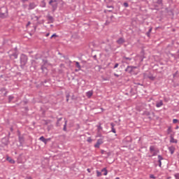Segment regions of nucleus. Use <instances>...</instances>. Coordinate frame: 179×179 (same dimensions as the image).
<instances>
[{"label":"nucleus","mask_w":179,"mask_h":179,"mask_svg":"<svg viewBox=\"0 0 179 179\" xmlns=\"http://www.w3.org/2000/svg\"><path fill=\"white\" fill-rule=\"evenodd\" d=\"M136 66H128L127 69H125L126 72H128L129 73H132L134 72V69H136Z\"/></svg>","instance_id":"1"},{"label":"nucleus","mask_w":179,"mask_h":179,"mask_svg":"<svg viewBox=\"0 0 179 179\" xmlns=\"http://www.w3.org/2000/svg\"><path fill=\"white\" fill-rule=\"evenodd\" d=\"M100 145H103V139L101 138L97 140L96 143L94 145V148H100Z\"/></svg>","instance_id":"2"},{"label":"nucleus","mask_w":179,"mask_h":179,"mask_svg":"<svg viewBox=\"0 0 179 179\" xmlns=\"http://www.w3.org/2000/svg\"><path fill=\"white\" fill-rule=\"evenodd\" d=\"M26 62H27V57L25 55L22 56L21 63L22 65H26Z\"/></svg>","instance_id":"3"},{"label":"nucleus","mask_w":179,"mask_h":179,"mask_svg":"<svg viewBox=\"0 0 179 179\" xmlns=\"http://www.w3.org/2000/svg\"><path fill=\"white\" fill-rule=\"evenodd\" d=\"M39 141H41V142H43V143L46 145L48 141H50V138L46 139L45 138H44V136H41L40 137Z\"/></svg>","instance_id":"4"},{"label":"nucleus","mask_w":179,"mask_h":179,"mask_svg":"<svg viewBox=\"0 0 179 179\" xmlns=\"http://www.w3.org/2000/svg\"><path fill=\"white\" fill-rule=\"evenodd\" d=\"M170 138H171L170 142H171V143H177L178 141H177V140H176V139L174 138V135L171 134Z\"/></svg>","instance_id":"5"},{"label":"nucleus","mask_w":179,"mask_h":179,"mask_svg":"<svg viewBox=\"0 0 179 179\" xmlns=\"http://www.w3.org/2000/svg\"><path fill=\"white\" fill-rule=\"evenodd\" d=\"M150 152L152 153V156H156V152H155V147L151 146L150 148Z\"/></svg>","instance_id":"6"},{"label":"nucleus","mask_w":179,"mask_h":179,"mask_svg":"<svg viewBox=\"0 0 179 179\" xmlns=\"http://www.w3.org/2000/svg\"><path fill=\"white\" fill-rule=\"evenodd\" d=\"M6 160L9 162V163H10L11 164H15V160L12 159L11 157H7Z\"/></svg>","instance_id":"7"},{"label":"nucleus","mask_w":179,"mask_h":179,"mask_svg":"<svg viewBox=\"0 0 179 179\" xmlns=\"http://www.w3.org/2000/svg\"><path fill=\"white\" fill-rule=\"evenodd\" d=\"M117 44H124L125 43V40L124 38H120L117 41Z\"/></svg>","instance_id":"8"},{"label":"nucleus","mask_w":179,"mask_h":179,"mask_svg":"<svg viewBox=\"0 0 179 179\" xmlns=\"http://www.w3.org/2000/svg\"><path fill=\"white\" fill-rule=\"evenodd\" d=\"M87 97H88V99H90V97H92V96H93V91H89L86 93Z\"/></svg>","instance_id":"9"},{"label":"nucleus","mask_w":179,"mask_h":179,"mask_svg":"<svg viewBox=\"0 0 179 179\" xmlns=\"http://www.w3.org/2000/svg\"><path fill=\"white\" fill-rule=\"evenodd\" d=\"M169 152H171V155L174 153V151L176 150V148L173 146L169 148Z\"/></svg>","instance_id":"10"},{"label":"nucleus","mask_w":179,"mask_h":179,"mask_svg":"<svg viewBox=\"0 0 179 179\" xmlns=\"http://www.w3.org/2000/svg\"><path fill=\"white\" fill-rule=\"evenodd\" d=\"M162 106H163V101H160L159 102H157L156 104V107H157V108L162 107Z\"/></svg>","instance_id":"11"},{"label":"nucleus","mask_w":179,"mask_h":179,"mask_svg":"<svg viewBox=\"0 0 179 179\" xmlns=\"http://www.w3.org/2000/svg\"><path fill=\"white\" fill-rule=\"evenodd\" d=\"M158 159H159V166L160 167H162V160H163V157L160 155L158 156Z\"/></svg>","instance_id":"12"},{"label":"nucleus","mask_w":179,"mask_h":179,"mask_svg":"<svg viewBox=\"0 0 179 179\" xmlns=\"http://www.w3.org/2000/svg\"><path fill=\"white\" fill-rule=\"evenodd\" d=\"M101 173H103V174L104 176H107V174H108V171H107V169L104 168L101 170Z\"/></svg>","instance_id":"13"},{"label":"nucleus","mask_w":179,"mask_h":179,"mask_svg":"<svg viewBox=\"0 0 179 179\" xmlns=\"http://www.w3.org/2000/svg\"><path fill=\"white\" fill-rule=\"evenodd\" d=\"M76 66L77 68H78L79 71H80V64H79L78 62H76Z\"/></svg>","instance_id":"14"},{"label":"nucleus","mask_w":179,"mask_h":179,"mask_svg":"<svg viewBox=\"0 0 179 179\" xmlns=\"http://www.w3.org/2000/svg\"><path fill=\"white\" fill-rule=\"evenodd\" d=\"M41 6L42 8H45V1H41Z\"/></svg>","instance_id":"15"},{"label":"nucleus","mask_w":179,"mask_h":179,"mask_svg":"<svg viewBox=\"0 0 179 179\" xmlns=\"http://www.w3.org/2000/svg\"><path fill=\"white\" fill-rule=\"evenodd\" d=\"M29 8L30 9H34V8H36V6L34 5V3H30Z\"/></svg>","instance_id":"16"},{"label":"nucleus","mask_w":179,"mask_h":179,"mask_svg":"<svg viewBox=\"0 0 179 179\" xmlns=\"http://www.w3.org/2000/svg\"><path fill=\"white\" fill-rule=\"evenodd\" d=\"M167 132L168 134H171V132H173V129H171V127H169L168 129H167Z\"/></svg>","instance_id":"17"},{"label":"nucleus","mask_w":179,"mask_h":179,"mask_svg":"<svg viewBox=\"0 0 179 179\" xmlns=\"http://www.w3.org/2000/svg\"><path fill=\"white\" fill-rule=\"evenodd\" d=\"M87 141L89 143H92V142H93V140L92 139V138L89 137V138L87 139Z\"/></svg>","instance_id":"18"},{"label":"nucleus","mask_w":179,"mask_h":179,"mask_svg":"<svg viewBox=\"0 0 179 179\" xmlns=\"http://www.w3.org/2000/svg\"><path fill=\"white\" fill-rule=\"evenodd\" d=\"M96 176L97 177H101V172L96 171Z\"/></svg>","instance_id":"19"},{"label":"nucleus","mask_w":179,"mask_h":179,"mask_svg":"<svg viewBox=\"0 0 179 179\" xmlns=\"http://www.w3.org/2000/svg\"><path fill=\"white\" fill-rule=\"evenodd\" d=\"M52 6H53L54 10H55L57 9V3H53Z\"/></svg>","instance_id":"20"},{"label":"nucleus","mask_w":179,"mask_h":179,"mask_svg":"<svg viewBox=\"0 0 179 179\" xmlns=\"http://www.w3.org/2000/svg\"><path fill=\"white\" fill-rule=\"evenodd\" d=\"M177 122H178V120H177V119H173V124H177Z\"/></svg>","instance_id":"21"},{"label":"nucleus","mask_w":179,"mask_h":179,"mask_svg":"<svg viewBox=\"0 0 179 179\" xmlns=\"http://www.w3.org/2000/svg\"><path fill=\"white\" fill-rule=\"evenodd\" d=\"M13 99V96H8V100H9V101H12Z\"/></svg>","instance_id":"22"},{"label":"nucleus","mask_w":179,"mask_h":179,"mask_svg":"<svg viewBox=\"0 0 179 179\" xmlns=\"http://www.w3.org/2000/svg\"><path fill=\"white\" fill-rule=\"evenodd\" d=\"M175 178L179 179V173L175 174Z\"/></svg>","instance_id":"23"},{"label":"nucleus","mask_w":179,"mask_h":179,"mask_svg":"<svg viewBox=\"0 0 179 179\" xmlns=\"http://www.w3.org/2000/svg\"><path fill=\"white\" fill-rule=\"evenodd\" d=\"M64 131H66V121L65 122V124H64Z\"/></svg>","instance_id":"24"},{"label":"nucleus","mask_w":179,"mask_h":179,"mask_svg":"<svg viewBox=\"0 0 179 179\" xmlns=\"http://www.w3.org/2000/svg\"><path fill=\"white\" fill-rule=\"evenodd\" d=\"M150 178L155 179V175H150Z\"/></svg>","instance_id":"25"},{"label":"nucleus","mask_w":179,"mask_h":179,"mask_svg":"<svg viewBox=\"0 0 179 179\" xmlns=\"http://www.w3.org/2000/svg\"><path fill=\"white\" fill-rule=\"evenodd\" d=\"M124 6H125V8H128V3H124Z\"/></svg>","instance_id":"26"},{"label":"nucleus","mask_w":179,"mask_h":179,"mask_svg":"<svg viewBox=\"0 0 179 179\" xmlns=\"http://www.w3.org/2000/svg\"><path fill=\"white\" fill-rule=\"evenodd\" d=\"M112 132H113V134H115V129L113 127V128H112Z\"/></svg>","instance_id":"27"},{"label":"nucleus","mask_w":179,"mask_h":179,"mask_svg":"<svg viewBox=\"0 0 179 179\" xmlns=\"http://www.w3.org/2000/svg\"><path fill=\"white\" fill-rule=\"evenodd\" d=\"M118 65H119L118 63L115 64L114 68H115H115H118Z\"/></svg>","instance_id":"28"},{"label":"nucleus","mask_w":179,"mask_h":179,"mask_svg":"<svg viewBox=\"0 0 179 179\" xmlns=\"http://www.w3.org/2000/svg\"><path fill=\"white\" fill-rule=\"evenodd\" d=\"M52 37H57V34H54L53 35H52L51 38H52Z\"/></svg>","instance_id":"29"},{"label":"nucleus","mask_w":179,"mask_h":179,"mask_svg":"<svg viewBox=\"0 0 179 179\" xmlns=\"http://www.w3.org/2000/svg\"><path fill=\"white\" fill-rule=\"evenodd\" d=\"M30 24H31V22H28V23H27V27L28 26H30Z\"/></svg>","instance_id":"30"},{"label":"nucleus","mask_w":179,"mask_h":179,"mask_svg":"<svg viewBox=\"0 0 179 179\" xmlns=\"http://www.w3.org/2000/svg\"><path fill=\"white\" fill-rule=\"evenodd\" d=\"M110 125H111L112 128H114L115 125L113 124V123H111Z\"/></svg>","instance_id":"31"},{"label":"nucleus","mask_w":179,"mask_h":179,"mask_svg":"<svg viewBox=\"0 0 179 179\" xmlns=\"http://www.w3.org/2000/svg\"><path fill=\"white\" fill-rule=\"evenodd\" d=\"M151 32H152V28H150V29H149L148 33H151Z\"/></svg>","instance_id":"32"},{"label":"nucleus","mask_w":179,"mask_h":179,"mask_svg":"<svg viewBox=\"0 0 179 179\" xmlns=\"http://www.w3.org/2000/svg\"><path fill=\"white\" fill-rule=\"evenodd\" d=\"M52 2H54V1H53L52 0H51V1L49 2L50 5H51V3H52Z\"/></svg>","instance_id":"33"},{"label":"nucleus","mask_w":179,"mask_h":179,"mask_svg":"<svg viewBox=\"0 0 179 179\" xmlns=\"http://www.w3.org/2000/svg\"><path fill=\"white\" fill-rule=\"evenodd\" d=\"M0 17H3V14H0Z\"/></svg>","instance_id":"34"},{"label":"nucleus","mask_w":179,"mask_h":179,"mask_svg":"<svg viewBox=\"0 0 179 179\" xmlns=\"http://www.w3.org/2000/svg\"><path fill=\"white\" fill-rule=\"evenodd\" d=\"M150 33H147V36L149 37Z\"/></svg>","instance_id":"35"},{"label":"nucleus","mask_w":179,"mask_h":179,"mask_svg":"<svg viewBox=\"0 0 179 179\" xmlns=\"http://www.w3.org/2000/svg\"><path fill=\"white\" fill-rule=\"evenodd\" d=\"M125 59H129V60H131V59H129V57H126Z\"/></svg>","instance_id":"36"},{"label":"nucleus","mask_w":179,"mask_h":179,"mask_svg":"<svg viewBox=\"0 0 179 179\" xmlns=\"http://www.w3.org/2000/svg\"><path fill=\"white\" fill-rule=\"evenodd\" d=\"M87 171H88V173H90V169H87Z\"/></svg>","instance_id":"37"},{"label":"nucleus","mask_w":179,"mask_h":179,"mask_svg":"<svg viewBox=\"0 0 179 179\" xmlns=\"http://www.w3.org/2000/svg\"><path fill=\"white\" fill-rule=\"evenodd\" d=\"M48 36H50V34H46V37H48Z\"/></svg>","instance_id":"38"},{"label":"nucleus","mask_w":179,"mask_h":179,"mask_svg":"<svg viewBox=\"0 0 179 179\" xmlns=\"http://www.w3.org/2000/svg\"><path fill=\"white\" fill-rule=\"evenodd\" d=\"M178 128H179V127H178V126H177V127H176V129H178Z\"/></svg>","instance_id":"39"},{"label":"nucleus","mask_w":179,"mask_h":179,"mask_svg":"<svg viewBox=\"0 0 179 179\" xmlns=\"http://www.w3.org/2000/svg\"><path fill=\"white\" fill-rule=\"evenodd\" d=\"M27 179H31V177H28Z\"/></svg>","instance_id":"40"},{"label":"nucleus","mask_w":179,"mask_h":179,"mask_svg":"<svg viewBox=\"0 0 179 179\" xmlns=\"http://www.w3.org/2000/svg\"><path fill=\"white\" fill-rule=\"evenodd\" d=\"M115 76H117V77H118V74H115Z\"/></svg>","instance_id":"41"},{"label":"nucleus","mask_w":179,"mask_h":179,"mask_svg":"<svg viewBox=\"0 0 179 179\" xmlns=\"http://www.w3.org/2000/svg\"><path fill=\"white\" fill-rule=\"evenodd\" d=\"M23 1H27V0H23Z\"/></svg>","instance_id":"42"}]
</instances>
